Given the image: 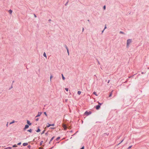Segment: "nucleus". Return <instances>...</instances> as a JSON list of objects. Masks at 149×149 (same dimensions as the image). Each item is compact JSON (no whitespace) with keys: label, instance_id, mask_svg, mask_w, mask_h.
Masks as SVG:
<instances>
[{"label":"nucleus","instance_id":"a878e982","mask_svg":"<svg viewBox=\"0 0 149 149\" xmlns=\"http://www.w3.org/2000/svg\"><path fill=\"white\" fill-rule=\"evenodd\" d=\"M123 141V140H122L121 141V142L118 144V145H119V144H120V143H121Z\"/></svg>","mask_w":149,"mask_h":149},{"label":"nucleus","instance_id":"a18cd8bd","mask_svg":"<svg viewBox=\"0 0 149 149\" xmlns=\"http://www.w3.org/2000/svg\"><path fill=\"white\" fill-rule=\"evenodd\" d=\"M141 73H142V74H143V72H141Z\"/></svg>","mask_w":149,"mask_h":149},{"label":"nucleus","instance_id":"e433bc0d","mask_svg":"<svg viewBox=\"0 0 149 149\" xmlns=\"http://www.w3.org/2000/svg\"><path fill=\"white\" fill-rule=\"evenodd\" d=\"M85 114H88V112H87V111H86V112H85Z\"/></svg>","mask_w":149,"mask_h":149},{"label":"nucleus","instance_id":"f704fd0d","mask_svg":"<svg viewBox=\"0 0 149 149\" xmlns=\"http://www.w3.org/2000/svg\"><path fill=\"white\" fill-rule=\"evenodd\" d=\"M50 128L52 129H55V127H52Z\"/></svg>","mask_w":149,"mask_h":149},{"label":"nucleus","instance_id":"ddd939ff","mask_svg":"<svg viewBox=\"0 0 149 149\" xmlns=\"http://www.w3.org/2000/svg\"><path fill=\"white\" fill-rule=\"evenodd\" d=\"M15 122V121L14 120H13L12 122H10V124H13Z\"/></svg>","mask_w":149,"mask_h":149},{"label":"nucleus","instance_id":"7ed1b4c3","mask_svg":"<svg viewBox=\"0 0 149 149\" xmlns=\"http://www.w3.org/2000/svg\"><path fill=\"white\" fill-rule=\"evenodd\" d=\"M29 127V126L27 125H25V127L24 128V129L25 130V129L28 128Z\"/></svg>","mask_w":149,"mask_h":149},{"label":"nucleus","instance_id":"20e7f679","mask_svg":"<svg viewBox=\"0 0 149 149\" xmlns=\"http://www.w3.org/2000/svg\"><path fill=\"white\" fill-rule=\"evenodd\" d=\"M100 107V105H98L96 107V109H99Z\"/></svg>","mask_w":149,"mask_h":149},{"label":"nucleus","instance_id":"09e8293b","mask_svg":"<svg viewBox=\"0 0 149 149\" xmlns=\"http://www.w3.org/2000/svg\"><path fill=\"white\" fill-rule=\"evenodd\" d=\"M148 69H149V67L148 68Z\"/></svg>","mask_w":149,"mask_h":149},{"label":"nucleus","instance_id":"5701e85b","mask_svg":"<svg viewBox=\"0 0 149 149\" xmlns=\"http://www.w3.org/2000/svg\"><path fill=\"white\" fill-rule=\"evenodd\" d=\"M103 9H104V10H105L106 9V6H104L103 7Z\"/></svg>","mask_w":149,"mask_h":149},{"label":"nucleus","instance_id":"c85d7f7f","mask_svg":"<svg viewBox=\"0 0 149 149\" xmlns=\"http://www.w3.org/2000/svg\"><path fill=\"white\" fill-rule=\"evenodd\" d=\"M107 28V27H106V25H105V26L104 27V30L105 29H106Z\"/></svg>","mask_w":149,"mask_h":149},{"label":"nucleus","instance_id":"bb28decb","mask_svg":"<svg viewBox=\"0 0 149 149\" xmlns=\"http://www.w3.org/2000/svg\"><path fill=\"white\" fill-rule=\"evenodd\" d=\"M38 119H39L38 118H36V121H38Z\"/></svg>","mask_w":149,"mask_h":149},{"label":"nucleus","instance_id":"cd10ccee","mask_svg":"<svg viewBox=\"0 0 149 149\" xmlns=\"http://www.w3.org/2000/svg\"><path fill=\"white\" fill-rule=\"evenodd\" d=\"M44 113V114H45L46 115V116H47V114H46V112H45Z\"/></svg>","mask_w":149,"mask_h":149},{"label":"nucleus","instance_id":"9b49d317","mask_svg":"<svg viewBox=\"0 0 149 149\" xmlns=\"http://www.w3.org/2000/svg\"><path fill=\"white\" fill-rule=\"evenodd\" d=\"M28 132H31L32 131V130L31 129H30L29 130H28L27 131Z\"/></svg>","mask_w":149,"mask_h":149},{"label":"nucleus","instance_id":"c756f323","mask_svg":"<svg viewBox=\"0 0 149 149\" xmlns=\"http://www.w3.org/2000/svg\"><path fill=\"white\" fill-rule=\"evenodd\" d=\"M51 126H54V124H51Z\"/></svg>","mask_w":149,"mask_h":149},{"label":"nucleus","instance_id":"de8ad7c7","mask_svg":"<svg viewBox=\"0 0 149 149\" xmlns=\"http://www.w3.org/2000/svg\"><path fill=\"white\" fill-rule=\"evenodd\" d=\"M67 127H66H66H65V128H66Z\"/></svg>","mask_w":149,"mask_h":149},{"label":"nucleus","instance_id":"49530a36","mask_svg":"<svg viewBox=\"0 0 149 149\" xmlns=\"http://www.w3.org/2000/svg\"><path fill=\"white\" fill-rule=\"evenodd\" d=\"M109 81H108V83H109Z\"/></svg>","mask_w":149,"mask_h":149},{"label":"nucleus","instance_id":"6ab92c4d","mask_svg":"<svg viewBox=\"0 0 149 149\" xmlns=\"http://www.w3.org/2000/svg\"><path fill=\"white\" fill-rule=\"evenodd\" d=\"M63 128L64 130H65V125L64 124L63 125Z\"/></svg>","mask_w":149,"mask_h":149},{"label":"nucleus","instance_id":"7c9ffc66","mask_svg":"<svg viewBox=\"0 0 149 149\" xmlns=\"http://www.w3.org/2000/svg\"><path fill=\"white\" fill-rule=\"evenodd\" d=\"M21 144V142H20V143H18L17 144V145H20Z\"/></svg>","mask_w":149,"mask_h":149},{"label":"nucleus","instance_id":"4be33fe9","mask_svg":"<svg viewBox=\"0 0 149 149\" xmlns=\"http://www.w3.org/2000/svg\"><path fill=\"white\" fill-rule=\"evenodd\" d=\"M52 78V75H51L50 77V80L51 81V80Z\"/></svg>","mask_w":149,"mask_h":149},{"label":"nucleus","instance_id":"79ce46f5","mask_svg":"<svg viewBox=\"0 0 149 149\" xmlns=\"http://www.w3.org/2000/svg\"><path fill=\"white\" fill-rule=\"evenodd\" d=\"M104 30H103L102 31V33H103V32H104Z\"/></svg>","mask_w":149,"mask_h":149},{"label":"nucleus","instance_id":"f8f14e48","mask_svg":"<svg viewBox=\"0 0 149 149\" xmlns=\"http://www.w3.org/2000/svg\"><path fill=\"white\" fill-rule=\"evenodd\" d=\"M61 75H62V77L63 79V80H64L65 79V77H64L63 75V74H62Z\"/></svg>","mask_w":149,"mask_h":149},{"label":"nucleus","instance_id":"0eeeda50","mask_svg":"<svg viewBox=\"0 0 149 149\" xmlns=\"http://www.w3.org/2000/svg\"><path fill=\"white\" fill-rule=\"evenodd\" d=\"M27 123L29 125H31V123L30 122V121L29 120H27Z\"/></svg>","mask_w":149,"mask_h":149},{"label":"nucleus","instance_id":"412c9836","mask_svg":"<svg viewBox=\"0 0 149 149\" xmlns=\"http://www.w3.org/2000/svg\"><path fill=\"white\" fill-rule=\"evenodd\" d=\"M132 147V146H130L128 148V149H130V148H131Z\"/></svg>","mask_w":149,"mask_h":149},{"label":"nucleus","instance_id":"6e6552de","mask_svg":"<svg viewBox=\"0 0 149 149\" xmlns=\"http://www.w3.org/2000/svg\"><path fill=\"white\" fill-rule=\"evenodd\" d=\"M43 55L44 57H45L46 58H47L45 52L44 53Z\"/></svg>","mask_w":149,"mask_h":149},{"label":"nucleus","instance_id":"4c0bfd02","mask_svg":"<svg viewBox=\"0 0 149 149\" xmlns=\"http://www.w3.org/2000/svg\"><path fill=\"white\" fill-rule=\"evenodd\" d=\"M8 122H7V124H6V126L7 127L8 126Z\"/></svg>","mask_w":149,"mask_h":149},{"label":"nucleus","instance_id":"f03ea898","mask_svg":"<svg viewBox=\"0 0 149 149\" xmlns=\"http://www.w3.org/2000/svg\"><path fill=\"white\" fill-rule=\"evenodd\" d=\"M41 112H38V115L36 116L35 118L40 116L41 114Z\"/></svg>","mask_w":149,"mask_h":149},{"label":"nucleus","instance_id":"1a4fd4ad","mask_svg":"<svg viewBox=\"0 0 149 149\" xmlns=\"http://www.w3.org/2000/svg\"><path fill=\"white\" fill-rule=\"evenodd\" d=\"M81 91H79L78 92H77V93H78V94L79 95H80L81 94Z\"/></svg>","mask_w":149,"mask_h":149},{"label":"nucleus","instance_id":"72a5a7b5","mask_svg":"<svg viewBox=\"0 0 149 149\" xmlns=\"http://www.w3.org/2000/svg\"><path fill=\"white\" fill-rule=\"evenodd\" d=\"M66 91H68V88H66Z\"/></svg>","mask_w":149,"mask_h":149},{"label":"nucleus","instance_id":"9d476101","mask_svg":"<svg viewBox=\"0 0 149 149\" xmlns=\"http://www.w3.org/2000/svg\"><path fill=\"white\" fill-rule=\"evenodd\" d=\"M93 94L95 95L96 96H97L98 95L96 94V93L94 91L93 92Z\"/></svg>","mask_w":149,"mask_h":149},{"label":"nucleus","instance_id":"c9c22d12","mask_svg":"<svg viewBox=\"0 0 149 149\" xmlns=\"http://www.w3.org/2000/svg\"><path fill=\"white\" fill-rule=\"evenodd\" d=\"M84 146H83L81 148V149H84Z\"/></svg>","mask_w":149,"mask_h":149},{"label":"nucleus","instance_id":"473e14b6","mask_svg":"<svg viewBox=\"0 0 149 149\" xmlns=\"http://www.w3.org/2000/svg\"><path fill=\"white\" fill-rule=\"evenodd\" d=\"M67 52L68 53V55H69V51H68V49H67Z\"/></svg>","mask_w":149,"mask_h":149},{"label":"nucleus","instance_id":"58836bf2","mask_svg":"<svg viewBox=\"0 0 149 149\" xmlns=\"http://www.w3.org/2000/svg\"><path fill=\"white\" fill-rule=\"evenodd\" d=\"M39 149H42V148L41 147H40Z\"/></svg>","mask_w":149,"mask_h":149},{"label":"nucleus","instance_id":"f257e3e1","mask_svg":"<svg viewBox=\"0 0 149 149\" xmlns=\"http://www.w3.org/2000/svg\"><path fill=\"white\" fill-rule=\"evenodd\" d=\"M132 42V40L131 39H128L127 40V47H129V45Z\"/></svg>","mask_w":149,"mask_h":149},{"label":"nucleus","instance_id":"393cba45","mask_svg":"<svg viewBox=\"0 0 149 149\" xmlns=\"http://www.w3.org/2000/svg\"><path fill=\"white\" fill-rule=\"evenodd\" d=\"M13 147H17V146L16 145H14L13 146Z\"/></svg>","mask_w":149,"mask_h":149},{"label":"nucleus","instance_id":"4468645a","mask_svg":"<svg viewBox=\"0 0 149 149\" xmlns=\"http://www.w3.org/2000/svg\"><path fill=\"white\" fill-rule=\"evenodd\" d=\"M12 10H9V13L10 14H11L12 13Z\"/></svg>","mask_w":149,"mask_h":149},{"label":"nucleus","instance_id":"ea45409f","mask_svg":"<svg viewBox=\"0 0 149 149\" xmlns=\"http://www.w3.org/2000/svg\"><path fill=\"white\" fill-rule=\"evenodd\" d=\"M28 147L29 148L30 147V145H29V146H28Z\"/></svg>","mask_w":149,"mask_h":149},{"label":"nucleus","instance_id":"39448f33","mask_svg":"<svg viewBox=\"0 0 149 149\" xmlns=\"http://www.w3.org/2000/svg\"><path fill=\"white\" fill-rule=\"evenodd\" d=\"M28 145V143H24L23 144V145L24 146H27Z\"/></svg>","mask_w":149,"mask_h":149},{"label":"nucleus","instance_id":"a211bd4d","mask_svg":"<svg viewBox=\"0 0 149 149\" xmlns=\"http://www.w3.org/2000/svg\"><path fill=\"white\" fill-rule=\"evenodd\" d=\"M120 33H121V34H125L123 32L121 31H120Z\"/></svg>","mask_w":149,"mask_h":149},{"label":"nucleus","instance_id":"b1692460","mask_svg":"<svg viewBox=\"0 0 149 149\" xmlns=\"http://www.w3.org/2000/svg\"><path fill=\"white\" fill-rule=\"evenodd\" d=\"M112 93H111L109 95V97H111V96H112Z\"/></svg>","mask_w":149,"mask_h":149},{"label":"nucleus","instance_id":"f3484780","mask_svg":"<svg viewBox=\"0 0 149 149\" xmlns=\"http://www.w3.org/2000/svg\"><path fill=\"white\" fill-rule=\"evenodd\" d=\"M40 131V130L38 128L37 130L36 131L37 132H39Z\"/></svg>","mask_w":149,"mask_h":149},{"label":"nucleus","instance_id":"c03bdc74","mask_svg":"<svg viewBox=\"0 0 149 149\" xmlns=\"http://www.w3.org/2000/svg\"><path fill=\"white\" fill-rule=\"evenodd\" d=\"M84 30V29L83 28V29H82V31H83Z\"/></svg>","mask_w":149,"mask_h":149},{"label":"nucleus","instance_id":"aec40b11","mask_svg":"<svg viewBox=\"0 0 149 149\" xmlns=\"http://www.w3.org/2000/svg\"><path fill=\"white\" fill-rule=\"evenodd\" d=\"M43 143V141H41L40 142V145H42V144Z\"/></svg>","mask_w":149,"mask_h":149},{"label":"nucleus","instance_id":"a19ab883","mask_svg":"<svg viewBox=\"0 0 149 149\" xmlns=\"http://www.w3.org/2000/svg\"><path fill=\"white\" fill-rule=\"evenodd\" d=\"M99 103V104H100V105L101 104H100V103L99 102L98 103Z\"/></svg>","mask_w":149,"mask_h":149},{"label":"nucleus","instance_id":"423d86ee","mask_svg":"<svg viewBox=\"0 0 149 149\" xmlns=\"http://www.w3.org/2000/svg\"><path fill=\"white\" fill-rule=\"evenodd\" d=\"M55 137L54 136H53L51 139L50 141H49V143L50 144V142Z\"/></svg>","mask_w":149,"mask_h":149},{"label":"nucleus","instance_id":"2f4dec72","mask_svg":"<svg viewBox=\"0 0 149 149\" xmlns=\"http://www.w3.org/2000/svg\"><path fill=\"white\" fill-rule=\"evenodd\" d=\"M45 131V130L43 131L42 132L41 134H44V133Z\"/></svg>","mask_w":149,"mask_h":149},{"label":"nucleus","instance_id":"2eb2a0df","mask_svg":"<svg viewBox=\"0 0 149 149\" xmlns=\"http://www.w3.org/2000/svg\"><path fill=\"white\" fill-rule=\"evenodd\" d=\"M60 139V137H57L56 139V140L57 141H58Z\"/></svg>","mask_w":149,"mask_h":149},{"label":"nucleus","instance_id":"37998d69","mask_svg":"<svg viewBox=\"0 0 149 149\" xmlns=\"http://www.w3.org/2000/svg\"><path fill=\"white\" fill-rule=\"evenodd\" d=\"M34 16H35V17H36V15H34Z\"/></svg>","mask_w":149,"mask_h":149},{"label":"nucleus","instance_id":"dca6fc26","mask_svg":"<svg viewBox=\"0 0 149 149\" xmlns=\"http://www.w3.org/2000/svg\"><path fill=\"white\" fill-rule=\"evenodd\" d=\"M51 126V124H49L48 125H47L46 127H49Z\"/></svg>","mask_w":149,"mask_h":149}]
</instances>
